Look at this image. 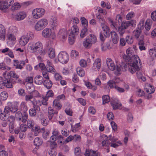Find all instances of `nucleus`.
<instances>
[{"label": "nucleus", "mask_w": 156, "mask_h": 156, "mask_svg": "<svg viewBox=\"0 0 156 156\" xmlns=\"http://www.w3.org/2000/svg\"><path fill=\"white\" fill-rule=\"evenodd\" d=\"M34 143L35 145L38 146L42 144L43 141L41 139L39 138L38 137H37L34 140Z\"/></svg>", "instance_id": "obj_38"}, {"label": "nucleus", "mask_w": 156, "mask_h": 156, "mask_svg": "<svg viewBox=\"0 0 156 156\" xmlns=\"http://www.w3.org/2000/svg\"><path fill=\"white\" fill-rule=\"evenodd\" d=\"M51 30L48 28H46L43 30L42 32V36L46 38L50 37L51 34Z\"/></svg>", "instance_id": "obj_18"}, {"label": "nucleus", "mask_w": 156, "mask_h": 156, "mask_svg": "<svg viewBox=\"0 0 156 156\" xmlns=\"http://www.w3.org/2000/svg\"><path fill=\"white\" fill-rule=\"evenodd\" d=\"M64 140V137L62 135H59L57 137L56 139V140H57V142L58 144H63L64 141L63 140Z\"/></svg>", "instance_id": "obj_52"}, {"label": "nucleus", "mask_w": 156, "mask_h": 156, "mask_svg": "<svg viewBox=\"0 0 156 156\" xmlns=\"http://www.w3.org/2000/svg\"><path fill=\"white\" fill-rule=\"evenodd\" d=\"M83 44L84 47L88 48H90L92 44L87 38L86 40L83 42Z\"/></svg>", "instance_id": "obj_50"}, {"label": "nucleus", "mask_w": 156, "mask_h": 156, "mask_svg": "<svg viewBox=\"0 0 156 156\" xmlns=\"http://www.w3.org/2000/svg\"><path fill=\"white\" fill-rule=\"evenodd\" d=\"M152 24V21L150 19H147L145 25V28L147 30H149L151 28Z\"/></svg>", "instance_id": "obj_39"}, {"label": "nucleus", "mask_w": 156, "mask_h": 156, "mask_svg": "<svg viewBox=\"0 0 156 156\" xmlns=\"http://www.w3.org/2000/svg\"><path fill=\"white\" fill-rule=\"evenodd\" d=\"M110 104L113 108V109L115 110L119 109L122 106V104L117 99H113L111 101Z\"/></svg>", "instance_id": "obj_8"}, {"label": "nucleus", "mask_w": 156, "mask_h": 156, "mask_svg": "<svg viewBox=\"0 0 156 156\" xmlns=\"http://www.w3.org/2000/svg\"><path fill=\"white\" fill-rule=\"evenodd\" d=\"M4 81L5 87L9 88H12L13 87V86L10 79L4 80Z\"/></svg>", "instance_id": "obj_36"}, {"label": "nucleus", "mask_w": 156, "mask_h": 156, "mask_svg": "<svg viewBox=\"0 0 156 156\" xmlns=\"http://www.w3.org/2000/svg\"><path fill=\"white\" fill-rule=\"evenodd\" d=\"M20 109L22 111L23 113L27 112L28 110V107L26 103L25 102H22L20 106Z\"/></svg>", "instance_id": "obj_31"}, {"label": "nucleus", "mask_w": 156, "mask_h": 156, "mask_svg": "<svg viewBox=\"0 0 156 156\" xmlns=\"http://www.w3.org/2000/svg\"><path fill=\"white\" fill-rule=\"evenodd\" d=\"M29 94H31L33 97H41V94L39 92L36 90L30 92Z\"/></svg>", "instance_id": "obj_55"}, {"label": "nucleus", "mask_w": 156, "mask_h": 156, "mask_svg": "<svg viewBox=\"0 0 156 156\" xmlns=\"http://www.w3.org/2000/svg\"><path fill=\"white\" fill-rule=\"evenodd\" d=\"M2 53H5L6 55H8L11 58H13L14 57V55L12 50L9 49V48H6L4 49L1 50Z\"/></svg>", "instance_id": "obj_17"}, {"label": "nucleus", "mask_w": 156, "mask_h": 156, "mask_svg": "<svg viewBox=\"0 0 156 156\" xmlns=\"http://www.w3.org/2000/svg\"><path fill=\"white\" fill-rule=\"evenodd\" d=\"M80 20L83 26L84 27H87L88 26V21L84 17H82L81 18Z\"/></svg>", "instance_id": "obj_54"}, {"label": "nucleus", "mask_w": 156, "mask_h": 156, "mask_svg": "<svg viewBox=\"0 0 156 156\" xmlns=\"http://www.w3.org/2000/svg\"><path fill=\"white\" fill-rule=\"evenodd\" d=\"M126 42L129 44H131L133 42V40L132 37L129 35L126 36Z\"/></svg>", "instance_id": "obj_61"}, {"label": "nucleus", "mask_w": 156, "mask_h": 156, "mask_svg": "<svg viewBox=\"0 0 156 156\" xmlns=\"http://www.w3.org/2000/svg\"><path fill=\"white\" fill-rule=\"evenodd\" d=\"M87 31V27H84V28L81 30L80 36L81 38H83L86 36V34Z\"/></svg>", "instance_id": "obj_58"}, {"label": "nucleus", "mask_w": 156, "mask_h": 156, "mask_svg": "<svg viewBox=\"0 0 156 156\" xmlns=\"http://www.w3.org/2000/svg\"><path fill=\"white\" fill-rule=\"evenodd\" d=\"M74 140V135H70L64 141L63 144H67Z\"/></svg>", "instance_id": "obj_59"}, {"label": "nucleus", "mask_w": 156, "mask_h": 156, "mask_svg": "<svg viewBox=\"0 0 156 156\" xmlns=\"http://www.w3.org/2000/svg\"><path fill=\"white\" fill-rule=\"evenodd\" d=\"M103 137H105V138L106 140H104L102 142V146L106 148H107L108 152H109V146H110L111 143L109 142L110 141L109 139L107 140V139L108 138L107 136L105 135H102Z\"/></svg>", "instance_id": "obj_15"}, {"label": "nucleus", "mask_w": 156, "mask_h": 156, "mask_svg": "<svg viewBox=\"0 0 156 156\" xmlns=\"http://www.w3.org/2000/svg\"><path fill=\"white\" fill-rule=\"evenodd\" d=\"M21 7V6L19 3L16 2L12 6L11 9L12 10H16L19 9Z\"/></svg>", "instance_id": "obj_47"}, {"label": "nucleus", "mask_w": 156, "mask_h": 156, "mask_svg": "<svg viewBox=\"0 0 156 156\" xmlns=\"http://www.w3.org/2000/svg\"><path fill=\"white\" fill-rule=\"evenodd\" d=\"M16 35L8 33L7 39L9 41L14 42L16 41Z\"/></svg>", "instance_id": "obj_35"}, {"label": "nucleus", "mask_w": 156, "mask_h": 156, "mask_svg": "<svg viewBox=\"0 0 156 156\" xmlns=\"http://www.w3.org/2000/svg\"><path fill=\"white\" fill-rule=\"evenodd\" d=\"M48 21L46 18H43L40 20L36 23L35 29L37 31L41 30L45 28L48 25Z\"/></svg>", "instance_id": "obj_2"}, {"label": "nucleus", "mask_w": 156, "mask_h": 156, "mask_svg": "<svg viewBox=\"0 0 156 156\" xmlns=\"http://www.w3.org/2000/svg\"><path fill=\"white\" fill-rule=\"evenodd\" d=\"M6 29L2 24H0V40H4L5 39Z\"/></svg>", "instance_id": "obj_13"}, {"label": "nucleus", "mask_w": 156, "mask_h": 156, "mask_svg": "<svg viewBox=\"0 0 156 156\" xmlns=\"http://www.w3.org/2000/svg\"><path fill=\"white\" fill-rule=\"evenodd\" d=\"M150 56L152 59V60L156 58V49L154 48L150 49L149 51Z\"/></svg>", "instance_id": "obj_32"}, {"label": "nucleus", "mask_w": 156, "mask_h": 156, "mask_svg": "<svg viewBox=\"0 0 156 156\" xmlns=\"http://www.w3.org/2000/svg\"><path fill=\"white\" fill-rule=\"evenodd\" d=\"M76 71L77 74L80 76H83L85 75V71L82 68L79 67L76 69Z\"/></svg>", "instance_id": "obj_40"}, {"label": "nucleus", "mask_w": 156, "mask_h": 156, "mask_svg": "<svg viewBox=\"0 0 156 156\" xmlns=\"http://www.w3.org/2000/svg\"><path fill=\"white\" fill-rule=\"evenodd\" d=\"M28 115L27 112L23 113V115L21 117V120L23 122H26L28 119Z\"/></svg>", "instance_id": "obj_60"}, {"label": "nucleus", "mask_w": 156, "mask_h": 156, "mask_svg": "<svg viewBox=\"0 0 156 156\" xmlns=\"http://www.w3.org/2000/svg\"><path fill=\"white\" fill-rule=\"evenodd\" d=\"M38 109L37 108H34L33 107V108L30 109L29 111L30 116L31 117H35L37 114V110H38Z\"/></svg>", "instance_id": "obj_33"}, {"label": "nucleus", "mask_w": 156, "mask_h": 156, "mask_svg": "<svg viewBox=\"0 0 156 156\" xmlns=\"http://www.w3.org/2000/svg\"><path fill=\"white\" fill-rule=\"evenodd\" d=\"M69 35L68 41L70 44H73L75 41V36H73L71 34H68Z\"/></svg>", "instance_id": "obj_49"}, {"label": "nucleus", "mask_w": 156, "mask_h": 156, "mask_svg": "<svg viewBox=\"0 0 156 156\" xmlns=\"http://www.w3.org/2000/svg\"><path fill=\"white\" fill-rule=\"evenodd\" d=\"M103 100V104H105L106 103H108L110 101L109 96L108 95H103L102 97Z\"/></svg>", "instance_id": "obj_46"}, {"label": "nucleus", "mask_w": 156, "mask_h": 156, "mask_svg": "<svg viewBox=\"0 0 156 156\" xmlns=\"http://www.w3.org/2000/svg\"><path fill=\"white\" fill-rule=\"evenodd\" d=\"M58 60L62 63H66L69 59L68 54L66 52L63 51L60 52L58 55Z\"/></svg>", "instance_id": "obj_4"}, {"label": "nucleus", "mask_w": 156, "mask_h": 156, "mask_svg": "<svg viewBox=\"0 0 156 156\" xmlns=\"http://www.w3.org/2000/svg\"><path fill=\"white\" fill-rule=\"evenodd\" d=\"M48 53L49 57L51 58H54L55 56V50L53 48H50L48 49Z\"/></svg>", "instance_id": "obj_30"}, {"label": "nucleus", "mask_w": 156, "mask_h": 156, "mask_svg": "<svg viewBox=\"0 0 156 156\" xmlns=\"http://www.w3.org/2000/svg\"><path fill=\"white\" fill-rule=\"evenodd\" d=\"M59 133L58 130L54 129L52 132V135L50 137V139L52 141H56V139L59 135Z\"/></svg>", "instance_id": "obj_24"}, {"label": "nucleus", "mask_w": 156, "mask_h": 156, "mask_svg": "<svg viewBox=\"0 0 156 156\" xmlns=\"http://www.w3.org/2000/svg\"><path fill=\"white\" fill-rule=\"evenodd\" d=\"M43 48V45L40 41L36 42L34 46L33 45L30 47V49L33 52H36L37 51H41Z\"/></svg>", "instance_id": "obj_6"}, {"label": "nucleus", "mask_w": 156, "mask_h": 156, "mask_svg": "<svg viewBox=\"0 0 156 156\" xmlns=\"http://www.w3.org/2000/svg\"><path fill=\"white\" fill-rule=\"evenodd\" d=\"M46 69L47 72L52 73H54L56 72V70L51 62L49 60L47 61Z\"/></svg>", "instance_id": "obj_9"}, {"label": "nucleus", "mask_w": 156, "mask_h": 156, "mask_svg": "<svg viewBox=\"0 0 156 156\" xmlns=\"http://www.w3.org/2000/svg\"><path fill=\"white\" fill-rule=\"evenodd\" d=\"M32 131L35 136H37L41 131L40 127L38 126H35L34 128H32Z\"/></svg>", "instance_id": "obj_42"}, {"label": "nucleus", "mask_w": 156, "mask_h": 156, "mask_svg": "<svg viewBox=\"0 0 156 156\" xmlns=\"http://www.w3.org/2000/svg\"><path fill=\"white\" fill-rule=\"evenodd\" d=\"M99 155L98 152L87 149L84 154V156H98Z\"/></svg>", "instance_id": "obj_16"}, {"label": "nucleus", "mask_w": 156, "mask_h": 156, "mask_svg": "<svg viewBox=\"0 0 156 156\" xmlns=\"http://www.w3.org/2000/svg\"><path fill=\"white\" fill-rule=\"evenodd\" d=\"M111 35L113 43L116 44L119 40V37L117 33L115 31H112L111 32Z\"/></svg>", "instance_id": "obj_20"}, {"label": "nucleus", "mask_w": 156, "mask_h": 156, "mask_svg": "<svg viewBox=\"0 0 156 156\" xmlns=\"http://www.w3.org/2000/svg\"><path fill=\"white\" fill-rule=\"evenodd\" d=\"M18 29L16 26H12L10 27L8 29V33L16 35L18 34Z\"/></svg>", "instance_id": "obj_27"}, {"label": "nucleus", "mask_w": 156, "mask_h": 156, "mask_svg": "<svg viewBox=\"0 0 156 156\" xmlns=\"http://www.w3.org/2000/svg\"><path fill=\"white\" fill-rule=\"evenodd\" d=\"M117 30L119 33V34H120L121 36H122L123 34L125 32V29L122 27L120 26L118 28Z\"/></svg>", "instance_id": "obj_62"}, {"label": "nucleus", "mask_w": 156, "mask_h": 156, "mask_svg": "<svg viewBox=\"0 0 156 156\" xmlns=\"http://www.w3.org/2000/svg\"><path fill=\"white\" fill-rule=\"evenodd\" d=\"M8 97V94L6 91L2 92L0 94V99L1 100H6Z\"/></svg>", "instance_id": "obj_43"}, {"label": "nucleus", "mask_w": 156, "mask_h": 156, "mask_svg": "<svg viewBox=\"0 0 156 156\" xmlns=\"http://www.w3.org/2000/svg\"><path fill=\"white\" fill-rule=\"evenodd\" d=\"M28 41L26 36H22L19 40V43L22 46H25L28 42Z\"/></svg>", "instance_id": "obj_26"}, {"label": "nucleus", "mask_w": 156, "mask_h": 156, "mask_svg": "<svg viewBox=\"0 0 156 156\" xmlns=\"http://www.w3.org/2000/svg\"><path fill=\"white\" fill-rule=\"evenodd\" d=\"M48 117L49 120H51L54 115H57L58 113V112L54 109V108L50 106L49 107L48 109Z\"/></svg>", "instance_id": "obj_7"}, {"label": "nucleus", "mask_w": 156, "mask_h": 156, "mask_svg": "<svg viewBox=\"0 0 156 156\" xmlns=\"http://www.w3.org/2000/svg\"><path fill=\"white\" fill-rule=\"evenodd\" d=\"M7 107L9 110L13 113L15 112L18 110V103L16 102L13 105L11 102H9L8 103Z\"/></svg>", "instance_id": "obj_11"}, {"label": "nucleus", "mask_w": 156, "mask_h": 156, "mask_svg": "<svg viewBox=\"0 0 156 156\" xmlns=\"http://www.w3.org/2000/svg\"><path fill=\"white\" fill-rule=\"evenodd\" d=\"M79 33V28L78 26L75 25L72 26L71 30H69L68 32V34H71L75 36L77 35Z\"/></svg>", "instance_id": "obj_10"}, {"label": "nucleus", "mask_w": 156, "mask_h": 156, "mask_svg": "<svg viewBox=\"0 0 156 156\" xmlns=\"http://www.w3.org/2000/svg\"><path fill=\"white\" fill-rule=\"evenodd\" d=\"M101 60L99 58H97L93 64L92 69L95 71L98 70L101 67Z\"/></svg>", "instance_id": "obj_14"}, {"label": "nucleus", "mask_w": 156, "mask_h": 156, "mask_svg": "<svg viewBox=\"0 0 156 156\" xmlns=\"http://www.w3.org/2000/svg\"><path fill=\"white\" fill-rule=\"evenodd\" d=\"M57 20V19L56 18H53L51 22V27L53 29L55 28L58 25Z\"/></svg>", "instance_id": "obj_41"}, {"label": "nucleus", "mask_w": 156, "mask_h": 156, "mask_svg": "<svg viewBox=\"0 0 156 156\" xmlns=\"http://www.w3.org/2000/svg\"><path fill=\"white\" fill-rule=\"evenodd\" d=\"M87 38L92 44H94L97 41L96 36L93 34H90L89 35L88 37Z\"/></svg>", "instance_id": "obj_28"}, {"label": "nucleus", "mask_w": 156, "mask_h": 156, "mask_svg": "<svg viewBox=\"0 0 156 156\" xmlns=\"http://www.w3.org/2000/svg\"><path fill=\"white\" fill-rule=\"evenodd\" d=\"M27 14L24 11L18 12L15 16V19L17 21H20L23 20L26 16Z\"/></svg>", "instance_id": "obj_12"}, {"label": "nucleus", "mask_w": 156, "mask_h": 156, "mask_svg": "<svg viewBox=\"0 0 156 156\" xmlns=\"http://www.w3.org/2000/svg\"><path fill=\"white\" fill-rule=\"evenodd\" d=\"M133 61L129 64L130 67H129V71L132 74H133L136 71H138L140 68L138 66L139 64L140 63V60L139 57L137 55L133 56Z\"/></svg>", "instance_id": "obj_1"}, {"label": "nucleus", "mask_w": 156, "mask_h": 156, "mask_svg": "<svg viewBox=\"0 0 156 156\" xmlns=\"http://www.w3.org/2000/svg\"><path fill=\"white\" fill-rule=\"evenodd\" d=\"M103 31L102 33L104 36L107 37L109 36V27L106 25H104L102 27Z\"/></svg>", "instance_id": "obj_29"}, {"label": "nucleus", "mask_w": 156, "mask_h": 156, "mask_svg": "<svg viewBox=\"0 0 156 156\" xmlns=\"http://www.w3.org/2000/svg\"><path fill=\"white\" fill-rule=\"evenodd\" d=\"M141 22V23L140 22L138 25V28H136L133 32L134 36L137 40L140 39L139 37L141 33V29L144 28V22L142 21Z\"/></svg>", "instance_id": "obj_5"}, {"label": "nucleus", "mask_w": 156, "mask_h": 156, "mask_svg": "<svg viewBox=\"0 0 156 156\" xmlns=\"http://www.w3.org/2000/svg\"><path fill=\"white\" fill-rule=\"evenodd\" d=\"M3 75L4 78L5 79V80L10 79L11 76L10 72H8L6 71L3 73Z\"/></svg>", "instance_id": "obj_64"}, {"label": "nucleus", "mask_w": 156, "mask_h": 156, "mask_svg": "<svg viewBox=\"0 0 156 156\" xmlns=\"http://www.w3.org/2000/svg\"><path fill=\"white\" fill-rule=\"evenodd\" d=\"M53 107L55 110L58 112L62 108V105L58 101L54 100L53 102Z\"/></svg>", "instance_id": "obj_21"}, {"label": "nucleus", "mask_w": 156, "mask_h": 156, "mask_svg": "<svg viewBox=\"0 0 156 156\" xmlns=\"http://www.w3.org/2000/svg\"><path fill=\"white\" fill-rule=\"evenodd\" d=\"M56 141H48V142L50 143L49 146L50 149H55L57 146V144L55 142Z\"/></svg>", "instance_id": "obj_53"}, {"label": "nucleus", "mask_w": 156, "mask_h": 156, "mask_svg": "<svg viewBox=\"0 0 156 156\" xmlns=\"http://www.w3.org/2000/svg\"><path fill=\"white\" fill-rule=\"evenodd\" d=\"M43 84L44 86L48 89H50L52 87L53 83L49 79H45L44 81Z\"/></svg>", "instance_id": "obj_22"}, {"label": "nucleus", "mask_w": 156, "mask_h": 156, "mask_svg": "<svg viewBox=\"0 0 156 156\" xmlns=\"http://www.w3.org/2000/svg\"><path fill=\"white\" fill-rule=\"evenodd\" d=\"M145 90L148 94L153 93L155 91V89L153 86L147 84L145 85Z\"/></svg>", "instance_id": "obj_19"}, {"label": "nucleus", "mask_w": 156, "mask_h": 156, "mask_svg": "<svg viewBox=\"0 0 156 156\" xmlns=\"http://www.w3.org/2000/svg\"><path fill=\"white\" fill-rule=\"evenodd\" d=\"M109 22L110 23V26L113 28L114 29L117 30V27L118 26L117 22H114L113 20L110 17L108 18Z\"/></svg>", "instance_id": "obj_34"}, {"label": "nucleus", "mask_w": 156, "mask_h": 156, "mask_svg": "<svg viewBox=\"0 0 156 156\" xmlns=\"http://www.w3.org/2000/svg\"><path fill=\"white\" fill-rule=\"evenodd\" d=\"M45 12V10L42 8H37L34 9L32 12L33 17L38 19L42 17Z\"/></svg>", "instance_id": "obj_3"}, {"label": "nucleus", "mask_w": 156, "mask_h": 156, "mask_svg": "<svg viewBox=\"0 0 156 156\" xmlns=\"http://www.w3.org/2000/svg\"><path fill=\"white\" fill-rule=\"evenodd\" d=\"M135 16V13L133 12H129L126 15V18L127 20H129L133 18Z\"/></svg>", "instance_id": "obj_56"}, {"label": "nucleus", "mask_w": 156, "mask_h": 156, "mask_svg": "<svg viewBox=\"0 0 156 156\" xmlns=\"http://www.w3.org/2000/svg\"><path fill=\"white\" fill-rule=\"evenodd\" d=\"M34 125V122L33 120L31 119H29L27 122V126L30 129L33 128Z\"/></svg>", "instance_id": "obj_44"}, {"label": "nucleus", "mask_w": 156, "mask_h": 156, "mask_svg": "<svg viewBox=\"0 0 156 156\" xmlns=\"http://www.w3.org/2000/svg\"><path fill=\"white\" fill-rule=\"evenodd\" d=\"M33 78L34 77L32 76H27L24 79V81L27 83V84L30 83L33 87Z\"/></svg>", "instance_id": "obj_37"}, {"label": "nucleus", "mask_w": 156, "mask_h": 156, "mask_svg": "<svg viewBox=\"0 0 156 156\" xmlns=\"http://www.w3.org/2000/svg\"><path fill=\"white\" fill-rule=\"evenodd\" d=\"M44 81L43 77L40 75H37L34 78V83L38 85L42 84L44 82Z\"/></svg>", "instance_id": "obj_23"}, {"label": "nucleus", "mask_w": 156, "mask_h": 156, "mask_svg": "<svg viewBox=\"0 0 156 156\" xmlns=\"http://www.w3.org/2000/svg\"><path fill=\"white\" fill-rule=\"evenodd\" d=\"M24 36H26V37L28 39V41L32 40L34 37L33 34L30 32H28L26 35H24Z\"/></svg>", "instance_id": "obj_63"}, {"label": "nucleus", "mask_w": 156, "mask_h": 156, "mask_svg": "<svg viewBox=\"0 0 156 156\" xmlns=\"http://www.w3.org/2000/svg\"><path fill=\"white\" fill-rule=\"evenodd\" d=\"M131 24V23L129 21L123 22H122L120 26L126 30Z\"/></svg>", "instance_id": "obj_48"}, {"label": "nucleus", "mask_w": 156, "mask_h": 156, "mask_svg": "<svg viewBox=\"0 0 156 156\" xmlns=\"http://www.w3.org/2000/svg\"><path fill=\"white\" fill-rule=\"evenodd\" d=\"M97 19L99 20L100 23L101 24L104 23L105 22V20L103 16L100 14L97 15H96Z\"/></svg>", "instance_id": "obj_51"}, {"label": "nucleus", "mask_w": 156, "mask_h": 156, "mask_svg": "<svg viewBox=\"0 0 156 156\" xmlns=\"http://www.w3.org/2000/svg\"><path fill=\"white\" fill-rule=\"evenodd\" d=\"M31 103L33 105V107L34 108H37L40 110V106H41L42 105L41 101L40 100H38L37 101L36 100H34L31 101Z\"/></svg>", "instance_id": "obj_25"}, {"label": "nucleus", "mask_w": 156, "mask_h": 156, "mask_svg": "<svg viewBox=\"0 0 156 156\" xmlns=\"http://www.w3.org/2000/svg\"><path fill=\"white\" fill-rule=\"evenodd\" d=\"M5 1V4L4 6L2 7L1 6L2 8H8V7L14 2V0H6Z\"/></svg>", "instance_id": "obj_45"}, {"label": "nucleus", "mask_w": 156, "mask_h": 156, "mask_svg": "<svg viewBox=\"0 0 156 156\" xmlns=\"http://www.w3.org/2000/svg\"><path fill=\"white\" fill-rule=\"evenodd\" d=\"M107 84L110 88H115V87H116L115 82L112 80L109 81L107 83Z\"/></svg>", "instance_id": "obj_57"}]
</instances>
